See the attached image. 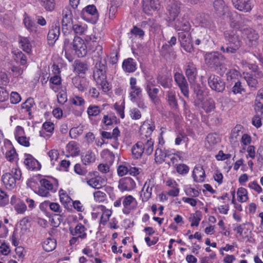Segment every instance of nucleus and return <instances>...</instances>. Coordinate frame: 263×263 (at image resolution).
I'll return each instance as SVG.
<instances>
[{
    "label": "nucleus",
    "instance_id": "obj_1",
    "mask_svg": "<svg viewBox=\"0 0 263 263\" xmlns=\"http://www.w3.org/2000/svg\"><path fill=\"white\" fill-rule=\"evenodd\" d=\"M103 47L98 45L93 51L92 59L96 61L93 72V79L97 84L104 92H107L111 89V86L107 81V63L105 59H102Z\"/></svg>",
    "mask_w": 263,
    "mask_h": 263
},
{
    "label": "nucleus",
    "instance_id": "obj_2",
    "mask_svg": "<svg viewBox=\"0 0 263 263\" xmlns=\"http://www.w3.org/2000/svg\"><path fill=\"white\" fill-rule=\"evenodd\" d=\"M238 26L236 28H237ZM233 29L227 30L224 32V38L226 42V47L222 46L220 50L223 53H235L242 45L241 37L238 31L233 27Z\"/></svg>",
    "mask_w": 263,
    "mask_h": 263
},
{
    "label": "nucleus",
    "instance_id": "obj_3",
    "mask_svg": "<svg viewBox=\"0 0 263 263\" xmlns=\"http://www.w3.org/2000/svg\"><path fill=\"white\" fill-rule=\"evenodd\" d=\"M206 65L213 69L220 75L226 72L227 68L223 64L225 60L224 56L218 52H207L204 56Z\"/></svg>",
    "mask_w": 263,
    "mask_h": 263
},
{
    "label": "nucleus",
    "instance_id": "obj_4",
    "mask_svg": "<svg viewBox=\"0 0 263 263\" xmlns=\"http://www.w3.org/2000/svg\"><path fill=\"white\" fill-rule=\"evenodd\" d=\"M213 6L214 12L217 16L221 17L227 16L229 17L231 27L234 28L237 27V24L232 17L229 6L223 0H215L213 3Z\"/></svg>",
    "mask_w": 263,
    "mask_h": 263
},
{
    "label": "nucleus",
    "instance_id": "obj_5",
    "mask_svg": "<svg viewBox=\"0 0 263 263\" xmlns=\"http://www.w3.org/2000/svg\"><path fill=\"white\" fill-rule=\"evenodd\" d=\"M22 177V172L20 169L13 168L11 172L4 174L2 177V181L5 187L9 190L14 189L16 183Z\"/></svg>",
    "mask_w": 263,
    "mask_h": 263
},
{
    "label": "nucleus",
    "instance_id": "obj_6",
    "mask_svg": "<svg viewBox=\"0 0 263 263\" xmlns=\"http://www.w3.org/2000/svg\"><path fill=\"white\" fill-rule=\"evenodd\" d=\"M62 20V32L64 35L71 32L73 24V15L69 7H67L63 10Z\"/></svg>",
    "mask_w": 263,
    "mask_h": 263
},
{
    "label": "nucleus",
    "instance_id": "obj_7",
    "mask_svg": "<svg viewBox=\"0 0 263 263\" xmlns=\"http://www.w3.org/2000/svg\"><path fill=\"white\" fill-rule=\"evenodd\" d=\"M210 87L218 92H222L225 89L226 84L223 80L215 74L211 75L208 80Z\"/></svg>",
    "mask_w": 263,
    "mask_h": 263
},
{
    "label": "nucleus",
    "instance_id": "obj_8",
    "mask_svg": "<svg viewBox=\"0 0 263 263\" xmlns=\"http://www.w3.org/2000/svg\"><path fill=\"white\" fill-rule=\"evenodd\" d=\"M246 42L250 47H255L258 44L259 34L252 28H245L242 31Z\"/></svg>",
    "mask_w": 263,
    "mask_h": 263
},
{
    "label": "nucleus",
    "instance_id": "obj_9",
    "mask_svg": "<svg viewBox=\"0 0 263 263\" xmlns=\"http://www.w3.org/2000/svg\"><path fill=\"white\" fill-rule=\"evenodd\" d=\"M72 49L79 58L85 57L87 53V46L84 41L78 36H74L73 39Z\"/></svg>",
    "mask_w": 263,
    "mask_h": 263
},
{
    "label": "nucleus",
    "instance_id": "obj_10",
    "mask_svg": "<svg viewBox=\"0 0 263 263\" xmlns=\"http://www.w3.org/2000/svg\"><path fill=\"white\" fill-rule=\"evenodd\" d=\"M177 39L172 36L168 42V44L163 45L161 48V54L167 60H173L176 58V54L172 47L176 43Z\"/></svg>",
    "mask_w": 263,
    "mask_h": 263
},
{
    "label": "nucleus",
    "instance_id": "obj_11",
    "mask_svg": "<svg viewBox=\"0 0 263 263\" xmlns=\"http://www.w3.org/2000/svg\"><path fill=\"white\" fill-rule=\"evenodd\" d=\"M174 80L184 96L188 97L189 85L184 75L180 72H176L174 74Z\"/></svg>",
    "mask_w": 263,
    "mask_h": 263
},
{
    "label": "nucleus",
    "instance_id": "obj_12",
    "mask_svg": "<svg viewBox=\"0 0 263 263\" xmlns=\"http://www.w3.org/2000/svg\"><path fill=\"white\" fill-rule=\"evenodd\" d=\"M179 40L181 46L188 52H192L193 50V39L191 34L188 32H179Z\"/></svg>",
    "mask_w": 263,
    "mask_h": 263
},
{
    "label": "nucleus",
    "instance_id": "obj_13",
    "mask_svg": "<svg viewBox=\"0 0 263 263\" xmlns=\"http://www.w3.org/2000/svg\"><path fill=\"white\" fill-rule=\"evenodd\" d=\"M155 85V81L153 79H151L146 81L145 86V90L148 97L155 104L159 100L157 95L159 91L158 88H153Z\"/></svg>",
    "mask_w": 263,
    "mask_h": 263
},
{
    "label": "nucleus",
    "instance_id": "obj_14",
    "mask_svg": "<svg viewBox=\"0 0 263 263\" xmlns=\"http://www.w3.org/2000/svg\"><path fill=\"white\" fill-rule=\"evenodd\" d=\"M180 3L173 1L166 7V14L169 21H174L180 11Z\"/></svg>",
    "mask_w": 263,
    "mask_h": 263
},
{
    "label": "nucleus",
    "instance_id": "obj_15",
    "mask_svg": "<svg viewBox=\"0 0 263 263\" xmlns=\"http://www.w3.org/2000/svg\"><path fill=\"white\" fill-rule=\"evenodd\" d=\"M185 75L191 84L194 83L197 76V70L193 62H187L184 67Z\"/></svg>",
    "mask_w": 263,
    "mask_h": 263
},
{
    "label": "nucleus",
    "instance_id": "obj_16",
    "mask_svg": "<svg viewBox=\"0 0 263 263\" xmlns=\"http://www.w3.org/2000/svg\"><path fill=\"white\" fill-rule=\"evenodd\" d=\"M234 7L241 12H249L253 8L252 0H232Z\"/></svg>",
    "mask_w": 263,
    "mask_h": 263
},
{
    "label": "nucleus",
    "instance_id": "obj_17",
    "mask_svg": "<svg viewBox=\"0 0 263 263\" xmlns=\"http://www.w3.org/2000/svg\"><path fill=\"white\" fill-rule=\"evenodd\" d=\"M136 187V183L130 177H125L119 181L118 188L122 191H130Z\"/></svg>",
    "mask_w": 263,
    "mask_h": 263
},
{
    "label": "nucleus",
    "instance_id": "obj_18",
    "mask_svg": "<svg viewBox=\"0 0 263 263\" xmlns=\"http://www.w3.org/2000/svg\"><path fill=\"white\" fill-rule=\"evenodd\" d=\"M69 102L72 105L79 107L80 110L75 111L73 113L76 116H81L84 110V107L85 104V100L82 97L73 95L70 98Z\"/></svg>",
    "mask_w": 263,
    "mask_h": 263
},
{
    "label": "nucleus",
    "instance_id": "obj_19",
    "mask_svg": "<svg viewBox=\"0 0 263 263\" xmlns=\"http://www.w3.org/2000/svg\"><path fill=\"white\" fill-rule=\"evenodd\" d=\"M60 34V27L59 25L52 26L49 29L48 35L47 40L48 43L50 46H53L55 42L59 39Z\"/></svg>",
    "mask_w": 263,
    "mask_h": 263
},
{
    "label": "nucleus",
    "instance_id": "obj_20",
    "mask_svg": "<svg viewBox=\"0 0 263 263\" xmlns=\"http://www.w3.org/2000/svg\"><path fill=\"white\" fill-rule=\"evenodd\" d=\"M154 124H150L148 122H144L139 129V133L141 139H149L151 135L155 129Z\"/></svg>",
    "mask_w": 263,
    "mask_h": 263
},
{
    "label": "nucleus",
    "instance_id": "obj_21",
    "mask_svg": "<svg viewBox=\"0 0 263 263\" xmlns=\"http://www.w3.org/2000/svg\"><path fill=\"white\" fill-rule=\"evenodd\" d=\"M172 155L170 150L164 147H157L155 151V160L157 163L161 164L165 161V158Z\"/></svg>",
    "mask_w": 263,
    "mask_h": 263
},
{
    "label": "nucleus",
    "instance_id": "obj_22",
    "mask_svg": "<svg viewBox=\"0 0 263 263\" xmlns=\"http://www.w3.org/2000/svg\"><path fill=\"white\" fill-rule=\"evenodd\" d=\"M123 197L122 204L123 209L122 212L125 214H128L130 212L134 210L136 207L133 205L134 202H136V200L132 195L125 196Z\"/></svg>",
    "mask_w": 263,
    "mask_h": 263
},
{
    "label": "nucleus",
    "instance_id": "obj_23",
    "mask_svg": "<svg viewBox=\"0 0 263 263\" xmlns=\"http://www.w3.org/2000/svg\"><path fill=\"white\" fill-rule=\"evenodd\" d=\"M209 39L210 36L206 30H198L195 32V36L193 37V41L196 45H199L201 44H205Z\"/></svg>",
    "mask_w": 263,
    "mask_h": 263
},
{
    "label": "nucleus",
    "instance_id": "obj_24",
    "mask_svg": "<svg viewBox=\"0 0 263 263\" xmlns=\"http://www.w3.org/2000/svg\"><path fill=\"white\" fill-rule=\"evenodd\" d=\"M197 21L201 27L204 28L213 29L214 27V24L208 14L204 13L199 14L197 17Z\"/></svg>",
    "mask_w": 263,
    "mask_h": 263
},
{
    "label": "nucleus",
    "instance_id": "obj_25",
    "mask_svg": "<svg viewBox=\"0 0 263 263\" xmlns=\"http://www.w3.org/2000/svg\"><path fill=\"white\" fill-rule=\"evenodd\" d=\"M142 8L145 13L149 14L159 8V4L155 0H142Z\"/></svg>",
    "mask_w": 263,
    "mask_h": 263
},
{
    "label": "nucleus",
    "instance_id": "obj_26",
    "mask_svg": "<svg viewBox=\"0 0 263 263\" xmlns=\"http://www.w3.org/2000/svg\"><path fill=\"white\" fill-rule=\"evenodd\" d=\"M154 185L151 183V181H146L142 188V193L140 196L143 202L148 201L152 197L153 187Z\"/></svg>",
    "mask_w": 263,
    "mask_h": 263
},
{
    "label": "nucleus",
    "instance_id": "obj_27",
    "mask_svg": "<svg viewBox=\"0 0 263 263\" xmlns=\"http://www.w3.org/2000/svg\"><path fill=\"white\" fill-rule=\"evenodd\" d=\"M86 230L84 226L81 223H78L74 229L71 228L69 229L70 233L72 236L78 237L81 239H84L86 237Z\"/></svg>",
    "mask_w": 263,
    "mask_h": 263
},
{
    "label": "nucleus",
    "instance_id": "obj_28",
    "mask_svg": "<svg viewBox=\"0 0 263 263\" xmlns=\"http://www.w3.org/2000/svg\"><path fill=\"white\" fill-rule=\"evenodd\" d=\"M157 81L158 84L165 89H170L173 86L172 78L167 75L159 74Z\"/></svg>",
    "mask_w": 263,
    "mask_h": 263
},
{
    "label": "nucleus",
    "instance_id": "obj_29",
    "mask_svg": "<svg viewBox=\"0 0 263 263\" xmlns=\"http://www.w3.org/2000/svg\"><path fill=\"white\" fill-rule=\"evenodd\" d=\"M192 176L195 182H202L204 181L205 175L202 166L200 165L195 166L193 170Z\"/></svg>",
    "mask_w": 263,
    "mask_h": 263
},
{
    "label": "nucleus",
    "instance_id": "obj_30",
    "mask_svg": "<svg viewBox=\"0 0 263 263\" xmlns=\"http://www.w3.org/2000/svg\"><path fill=\"white\" fill-rule=\"evenodd\" d=\"M191 28L190 22L183 17L177 20L175 22V28L177 30L188 32Z\"/></svg>",
    "mask_w": 263,
    "mask_h": 263
},
{
    "label": "nucleus",
    "instance_id": "obj_31",
    "mask_svg": "<svg viewBox=\"0 0 263 263\" xmlns=\"http://www.w3.org/2000/svg\"><path fill=\"white\" fill-rule=\"evenodd\" d=\"M122 68L126 72H134L137 69V64L133 59L127 58L123 61Z\"/></svg>",
    "mask_w": 263,
    "mask_h": 263
},
{
    "label": "nucleus",
    "instance_id": "obj_32",
    "mask_svg": "<svg viewBox=\"0 0 263 263\" xmlns=\"http://www.w3.org/2000/svg\"><path fill=\"white\" fill-rule=\"evenodd\" d=\"M24 164L30 170H39L41 168L40 163L30 155H28L25 159Z\"/></svg>",
    "mask_w": 263,
    "mask_h": 263
},
{
    "label": "nucleus",
    "instance_id": "obj_33",
    "mask_svg": "<svg viewBox=\"0 0 263 263\" xmlns=\"http://www.w3.org/2000/svg\"><path fill=\"white\" fill-rule=\"evenodd\" d=\"M121 3V0H111L110 1L108 13L109 19L112 20L115 17L118 8L120 6Z\"/></svg>",
    "mask_w": 263,
    "mask_h": 263
},
{
    "label": "nucleus",
    "instance_id": "obj_34",
    "mask_svg": "<svg viewBox=\"0 0 263 263\" xmlns=\"http://www.w3.org/2000/svg\"><path fill=\"white\" fill-rule=\"evenodd\" d=\"M166 98L170 107L174 109H177L178 107L177 100L176 99L175 92L173 90L167 91Z\"/></svg>",
    "mask_w": 263,
    "mask_h": 263
},
{
    "label": "nucleus",
    "instance_id": "obj_35",
    "mask_svg": "<svg viewBox=\"0 0 263 263\" xmlns=\"http://www.w3.org/2000/svg\"><path fill=\"white\" fill-rule=\"evenodd\" d=\"M142 142V148L144 150V153L147 155H150L154 150V142L151 138L149 139H141Z\"/></svg>",
    "mask_w": 263,
    "mask_h": 263
},
{
    "label": "nucleus",
    "instance_id": "obj_36",
    "mask_svg": "<svg viewBox=\"0 0 263 263\" xmlns=\"http://www.w3.org/2000/svg\"><path fill=\"white\" fill-rule=\"evenodd\" d=\"M86 14L98 16V11L96 6L91 5L84 8L81 11V16L83 18L85 19Z\"/></svg>",
    "mask_w": 263,
    "mask_h": 263
},
{
    "label": "nucleus",
    "instance_id": "obj_37",
    "mask_svg": "<svg viewBox=\"0 0 263 263\" xmlns=\"http://www.w3.org/2000/svg\"><path fill=\"white\" fill-rule=\"evenodd\" d=\"M43 127L44 129L40 132V136L43 137L45 138H49L51 135L45 134V131H46L49 133H52L54 129V124L50 122H46L43 124Z\"/></svg>",
    "mask_w": 263,
    "mask_h": 263
},
{
    "label": "nucleus",
    "instance_id": "obj_38",
    "mask_svg": "<svg viewBox=\"0 0 263 263\" xmlns=\"http://www.w3.org/2000/svg\"><path fill=\"white\" fill-rule=\"evenodd\" d=\"M142 141H138L132 148V152L134 157L138 159L140 158L144 153V150L142 148Z\"/></svg>",
    "mask_w": 263,
    "mask_h": 263
},
{
    "label": "nucleus",
    "instance_id": "obj_39",
    "mask_svg": "<svg viewBox=\"0 0 263 263\" xmlns=\"http://www.w3.org/2000/svg\"><path fill=\"white\" fill-rule=\"evenodd\" d=\"M56 241L54 239L47 238L43 243V248L46 252H50L56 247Z\"/></svg>",
    "mask_w": 263,
    "mask_h": 263
},
{
    "label": "nucleus",
    "instance_id": "obj_40",
    "mask_svg": "<svg viewBox=\"0 0 263 263\" xmlns=\"http://www.w3.org/2000/svg\"><path fill=\"white\" fill-rule=\"evenodd\" d=\"M19 43L22 46V49L26 53H29L31 51V45L28 37H20Z\"/></svg>",
    "mask_w": 263,
    "mask_h": 263
},
{
    "label": "nucleus",
    "instance_id": "obj_41",
    "mask_svg": "<svg viewBox=\"0 0 263 263\" xmlns=\"http://www.w3.org/2000/svg\"><path fill=\"white\" fill-rule=\"evenodd\" d=\"M41 206H49L50 209L53 212L57 213H61L62 208L60 204L56 202H50L49 201H45L42 203Z\"/></svg>",
    "mask_w": 263,
    "mask_h": 263
},
{
    "label": "nucleus",
    "instance_id": "obj_42",
    "mask_svg": "<svg viewBox=\"0 0 263 263\" xmlns=\"http://www.w3.org/2000/svg\"><path fill=\"white\" fill-rule=\"evenodd\" d=\"M86 30V25L81 24H73L71 27V31H73L74 33L77 35H81L83 34Z\"/></svg>",
    "mask_w": 263,
    "mask_h": 263
},
{
    "label": "nucleus",
    "instance_id": "obj_43",
    "mask_svg": "<svg viewBox=\"0 0 263 263\" xmlns=\"http://www.w3.org/2000/svg\"><path fill=\"white\" fill-rule=\"evenodd\" d=\"M237 194L238 201L240 202H246L248 199L247 190L244 187L238 188Z\"/></svg>",
    "mask_w": 263,
    "mask_h": 263
},
{
    "label": "nucleus",
    "instance_id": "obj_44",
    "mask_svg": "<svg viewBox=\"0 0 263 263\" xmlns=\"http://www.w3.org/2000/svg\"><path fill=\"white\" fill-rule=\"evenodd\" d=\"M35 105L34 101L32 98H29L26 101L22 104L21 107L22 109H25L28 112L29 115H31V108Z\"/></svg>",
    "mask_w": 263,
    "mask_h": 263
},
{
    "label": "nucleus",
    "instance_id": "obj_45",
    "mask_svg": "<svg viewBox=\"0 0 263 263\" xmlns=\"http://www.w3.org/2000/svg\"><path fill=\"white\" fill-rule=\"evenodd\" d=\"M41 5L48 11H53L55 6L54 0H41Z\"/></svg>",
    "mask_w": 263,
    "mask_h": 263
},
{
    "label": "nucleus",
    "instance_id": "obj_46",
    "mask_svg": "<svg viewBox=\"0 0 263 263\" xmlns=\"http://www.w3.org/2000/svg\"><path fill=\"white\" fill-rule=\"evenodd\" d=\"M23 22L26 28L30 32L36 31L35 24L29 16H25Z\"/></svg>",
    "mask_w": 263,
    "mask_h": 263
},
{
    "label": "nucleus",
    "instance_id": "obj_47",
    "mask_svg": "<svg viewBox=\"0 0 263 263\" xmlns=\"http://www.w3.org/2000/svg\"><path fill=\"white\" fill-rule=\"evenodd\" d=\"M202 215L200 212L197 211L192 216L189 218V220L192 222L191 227H197L201 220Z\"/></svg>",
    "mask_w": 263,
    "mask_h": 263
},
{
    "label": "nucleus",
    "instance_id": "obj_48",
    "mask_svg": "<svg viewBox=\"0 0 263 263\" xmlns=\"http://www.w3.org/2000/svg\"><path fill=\"white\" fill-rule=\"evenodd\" d=\"M95 155L90 151L87 152L85 155H83L82 157V161L85 165L93 162L95 161Z\"/></svg>",
    "mask_w": 263,
    "mask_h": 263
},
{
    "label": "nucleus",
    "instance_id": "obj_49",
    "mask_svg": "<svg viewBox=\"0 0 263 263\" xmlns=\"http://www.w3.org/2000/svg\"><path fill=\"white\" fill-rule=\"evenodd\" d=\"M215 102L212 99L206 100L203 103L202 108L206 112L212 111L215 108Z\"/></svg>",
    "mask_w": 263,
    "mask_h": 263
},
{
    "label": "nucleus",
    "instance_id": "obj_50",
    "mask_svg": "<svg viewBox=\"0 0 263 263\" xmlns=\"http://www.w3.org/2000/svg\"><path fill=\"white\" fill-rule=\"evenodd\" d=\"M15 60L20 62L22 65H25L27 63V57L22 51H19L15 53Z\"/></svg>",
    "mask_w": 263,
    "mask_h": 263
},
{
    "label": "nucleus",
    "instance_id": "obj_51",
    "mask_svg": "<svg viewBox=\"0 0 263 263\" xmlns=\"http://www.w3.org/2000/svg\"><path fill=\"white\" fill-rule=\"evenodd\" d=\"M87 184L95 189H100L102 187V181L100 178H93L87 181Z\"/></svg>",
    "mask_w": 263,
    "mask_h": 263
},
{
    "label": "nucleus",
    "instance_id": "obj_52",
    "mask_svg": "<svg viewBox=\"0 0 263 263\" xmlns=\"http://www.w3.org/2000/svg\"><path fill=\"white\" fill-rule=\"evenodd\" d=\"M245 79L249 86L253 88L254 89L257 87L258 81L253 76L249 75L246 76Z\"/></svg>",
    "mask_w": 263,
    "mask_h": 263
},
{
    "label": "nucleus",
    "instance_id": "obj_53",
    "mask_svg": "<svg viewBox=\"0 0 263 263\" xmlns=\"http://www.w3.org/2000/svg\"><path fill=\"white\" fill-rule=\"evenodd\" d=\"M234 82V85L232 87V91L234 94L236 95L237 93H241L242 92H245V90L241 85L240 81H233Z\"/></svg>",
    "mask_w": 263,
    "mask_h": 263
},
{
    "label": "nucleus",
    "instance_id": "obj_54",
    "mask_svg": "<svg viewBox=\"0 0 263 263\" xmlns=\"http://www.w3.org/2000/svg\"><path fill=\"white\" fill-rule=\"evenodd\" d=\"M40 182L41 185L49 191L55 192L56 189H54L53 185L50 180L46 179H42L40 180Z\"/></svg>",
    "mask_w": 263,
    "mask_h": 263
},
{
    "label": "nucleus",
    "instance_id": "obj_55",
    "mask_svg": "<svg viewBox=\"0 0 263 263\" xmlns=\"http://www.w3.org/2000/svg\"><path fill=\"white\" fill-rule=\"evenodd\" d=\"M87 112L89 116H96L100 114V109L98 106L90 105L88 107Z\"/></svg>",
    "mask_w": 263,
    "mask_h": 263
},
{
    "label": "nucleus",
    "instance_id": "obj_56",
    "mask_svg": "<svg viewBox=\"0 0 263 263\" xmlns=\"http://www.w3.org/2000/svg\"><path fill=\"white\" fill-rule=\"evenodd\" d=\"M67 148L71 154H73L75 155H78L79 150L76 142L72 141L69 142L67 145Z\"/></svg>",
    "mask_w": 263,
    "mask_h": 263
},
{
    "label": "nucleus",
    "instance_id": "obj_57",
    "mask_svg": "<svg viewBox=\"0 0 263 263\" xmlns=\"http://www.w3.org/2000/svg\"><path fill=\"white\" fill-rule=\"evenodd\" d=\"M9 202V196L7 193L0 189V205L5 206Z\"/></svg>",
    "mask_w": 263,
    "mask_h": 263
},
{
    "label": "nucleus",
    "instance_id": "obj_58",
    "mask_svg": "<svg viewBox=\"0 0 263 263\" xmlns=\"http://www.w3.org/2000/svg\"><path fill=\"white\" fill-rule=\"evenodd\" d=\"M48 155L50 159L51 164L54 165L59 157V154L58 151L54 149H51L48 152Z\"/></svg>",
    "mask_w": 263,
    "mask_h": 263
},
{
    "label": "nucleus",
    "instance_id": "obj_59",
    "mask_svg": "<svg viewBox=\"0 0 263 263\" xmlns=\"http://www.w3.org/2000/svg\"><path fill=\"white\" fill-rule=\"evenodd\" d=\"M72 49V43L70 42V40L66 37L64 41L63 49L65 54L67 56L68 52Z\"/></svg>",
    "mask_w": 263,
    "mask_h": 263
},
{
    "label": "nucleus",
    "instance_id": "obj_60",
    "mask_svg": "<svg viewBox=\"0 0 263 263\" xmlns=\"http://www.w3.org/2000/svg\"><path fill=\"white\" fill-rule=\"evenodd\" d=\"M76 70L79 73H84L88 70V65L84 62H79L76 64Z\"/></svg>",
    "mask_w": 263,
    "mask_h": 263
},
{
    "label": "nucleus",
    "instance_id": "obj_61",
    "mask_svg": "<svg viewBox=\"0 0 263 263\" xmlns=\"http://www.w3.org/2000/svg\"><path fill=\"white\" fill-rule=\"evenodd\" d=\"M130 117L133 120H139L141 118V113L137 108H133L130 110Z\"/></svg>",
    "mask_w": 263,
    "mask_h": 263
},
{
    "label": "nucleus",
    "instance_id": "obj_62",
    "mask_svg": "<svg viewBox=\"0 0 263 263\" xmlns=\"http://www.w3.org/2000/svg\"><path fill=\"white\" fill-rule=\"evenodd\" d=\"M93 196L95 200L99 202H103L106 198V194L100 191H98L94 192Z\"/></svg>",
    "mask_w": 263,
    "mask_h": 263
},
{
    "label": "nucleus",
    "instance_id": "obj_63",
    "mask_svg": "<svg viewBox=\"0 0 263 263\" xmlns=\"http://www.w3.org/2000/svg\"><path fill=\"white\" fill-rule=\"evenodd\" d=\"M254 109L257 114H263V100L256 98Z\"/></svg>",
    "mask_w": 263,
    "mask_h": 263
},
{
    "label": "nucleus",
    "instance_id": "obj_64",
    "mask_svg": "<svg viewBox=\"0 0 263 263\" xmlns=\"http://www.w3.org/2000/svg\"><path fill=\"white\" fill-rule=\"evenodd\" d=\"M129 96L131 101L135 102L137 98H140L142 96V89L140 87L135 90V91H131Z\"/></svg>",
    "mask_w": 263,
    "mask_h": 263
}]
</instances>
